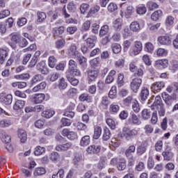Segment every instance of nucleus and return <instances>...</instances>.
Segmentation results:
<instances>
[{"mask_svg":"<svg viewBox=\"0 0 178 178\" xmlns=\"http://www.w3.org/2000/svg\"><path fill=\"white\" fill-rule=\"evenodd\" d=\"M65 74L68 76H80L81 72L77 69V63L74 60L71 59L69 60L68 70L66 71Z\"/></svg>","mask_w":178,"mask_h":178,"instance_id":"f257e3e1","label":"nucleus"},{"mask_svg":"<svg viewBox=\"0 0 178 178\" xmlns=\"http://www.w3.org/2000/svg\"><path fill=\"white\" fill-rule=\"evenodd\" d=\"M138 131L136 129H130L129 127H124L122 129V133L121 137H124L126 140H131L132 137L137 136Z\"/></svg>","mask_w":178,"mask_h":178,"instance_id":"f03ea898","label":"nucleus"},{"mask_svg":"<svg viewBox=\"0 0 178 178\" xmlns=\"http://www.w3.org/2000/svg\"><path fill=\"white\" fill-rule=\"evenodd\" d=\"M141 51H143V42L140 41H136L132 49L129 50L130 56H136Z\"/></svg>","mask_w":178,"mask_h":178,"instance_id":"7ed1b4c3","label":"nucleus"},{"mask_svg":"<svg viewBox=\"0 0 178 178\" xmlns=\"http://www.w3.org/2000/svg\"><path fill=\"white\" fill-rule=\"evenodd\" d=\"M62 134L64 137H67L70 141H74L79 138L77 133L73 131H70L67 129H64L62 131Z\"/></svg>","mask_w":178,"mask_h":178,"instance_id":"20e7f679","label":"nucleus"},{"mask_svg":"<svg viewBox=\"0 0 178 178\" xmlns=\"http://www.w3.org/2000/svg\"><path fill=\"white\" fill-rule=\"evenodd\" d=\"M143 83V79L140 78H135L131 82V89L134 92H137L138 90H140V87H141V84Z\"/></svg>","mask_w":178,"mask_h":178,"instance_id":"39448f33","label":"nucleus"},{"mask_svg":"<svg viewBox=\"0 0 178 178\" xmlns=\"http://www.w3.org/2000/svg\"><path fill=\"white\" fill-rule=\"evenodd\" d=\"M20 38H22V35L19 33L11 34V42H9L8 44L13 49H16V44H19Z\"/></svg>","mask_w":178,"mask_h":178,"instance_id":"423d86ee","label":"nucleus"},{"mask_svg":"<svg viewBox=\"0 0 178 178\" xmlns=\"http://www.w3.org/2000/svg\"><path fill=\"white\" fill-rule=\"evenodd\" d=\"M45 99V94L43 93H38L32 95L31 97V101L33 104H42Z\"/></svg>","mask_w":178,"mask_h":178,"instance_id":"0eeeda50","label":"nucleus"},{"mask_svg":"<svg viewBox=\"0 0 178 178\" xmlns=\"http://www.w3.org/2000/svg\"><path fill=\"white\" fill-rule=\"evenodd\" d=\"M12 101H13L12 95H7L6 93L0 94V102H2V104H5V105H10Z\"/></svg>","mask_w":178,"mask_h":178,"instance_id":"6e6552de","label":"nucleus"},{"mask_svg":"<svg viewBox=\"0 0 178 178\" xmlns=\"http://www.w3.org/2000/svg\"><path fill=\"white\" fill-rule=\"evenodd\" d=\"M87 80L88 83H92V81H95V79L98 77V71L95 70H89L87 72Z\"/></svg>","mask_w":178,"mask_h":178,"instance_id":"1a4fd4ad","label":"nucleus"},{"mask_svg":"<svg viewBox=\"0 0 178 178\" xmlns=\"http://www.w3.org/2000/svg\"><path fill=\"white\" fill-rule=\"evenodd\" d=\"M158 42L161 45H170L172 44V39L169 35H161L158 38Z\"/></svg>","mask_w":178,"mask_h":178,"instance_id":"9d476101","label":"nucleus"},{"mask_svg":"<svg viewBox=\"0 0 178 178\" xmlns=\"http://www.w3.org/2000/svg\"><path fill=\"white\" fill-rule=\"evenodd\" d=\"M74 108H76V104L73 102H70L67 108V110L64 113V116H67V118L73 119V118H74V112L72 111H73Z\"/></svg>","mask_w":178,"mask_h":178,"instance_id":"9b49d317","label":"nucleus"},{"mask_svg":"<svg viewBox=\"0 0 178 178\" xmlns=\"http://www.w3.org/2000/svg\"><path fill=\"white\" fill-rule=\"evenodd\" d=\"M165 81H156L152 84L151 89L152 91H156V92H159L163 88H165Z\"/></svg>","mask_w":178,"mask_h":178,"instance_id":"f8f14e48","label":"nucleus"},{"mask_svg":"<svg viewBox=\"0 0 178 178\" xmlns=\"http://www.w3.org/2000/svg\"><path fill=\"white\" fill-rule=\"evenodd\" d=\"M128 124H136L137 126L141 124V120L138 116L134 113L131 114V116L129 118Z\"/></svg>","mask_w":178,"mask_h":178,"instance_id":"ddd939ff","label":"nucleus"},{"mask_svg":"<svg viewBox=\"0 0 178 178\" xmlns=\"http://www.w3.org/2000/svg\"><path fill=\"white\" fill-rule=\"evenodd\" d=\"M68 54L70 55V56H72V58H76L79 56V51H77V47L76 46V44L72 43L69 49H68Z\"/></svg>","mask_w":178,"mask_h":178,"instance_id":"4468645a","label":"nucleus"},{"mask_svg":"<svg viewBox=\"0 0 178 178\" xmlns=\"http://www.w3.org/2000/svg\"><path fill=\"white\" fill-rule=\"evenodd\" d=\"M88 154H98L101 151V146L92 145L86 149Z\"/></svg>","mask_w":178,"mask_h":178,"instance_id":"2eb2a0df","label":"nucleus"},{"mask_svg":"<svg viewBox=\"0 0 178 178\" xmlns=\"http://www.w3.org/2000/svg\"><path fill=\"white\" fill-rule=\"evenodd\" d=\"M72 143H67L63 145H58L56 147V150L58 152L67 151L70 148H72Z\"/></svg>","mask_w":178,"mask_h":178,"instance_id":"dca6fc26","label":"nucleus"},{"mask_svg":"<svg viewBox=\"0 0 178 178\" xmlns=\"http://www.w3.org/2000/svg\"><path fill=\"white\" fill-rule=\"evenodd\" d=\"M57 87L60 90V91L66 90V88H67V81H66V79L63 77L60 78L58 81Z\"/></svg>","mask_w":178,"mask_h":178,"instance_id":"f3484780","label":"nucleus"},{"mask_svg":"<svg viewBox=\"0 0 178 178\" xmlns=\"http://www.w3.org/2000/svg\"><path fill=\"white\" fill-rule=\"evenodd\" d=\"M169 61L167 59L158 60L155 63V67L159 68L163 67V69L168 67Z\"/></svg>","mask_w":178,"mask_h":178,"instance_id":"a211bd4d","label":"nucleus"},{"mask_svg":"<svg viewBox=\"0 0 178 178\" xmlns=\"http://www.w3.org/2000/svg\"><path fill=\"white\" fill-rule=\"evenodd\" d=\"M129 29L131 31H134V33H138V31L141 30V26H140V23H138V22L134 21L131 23Z\"/></svg>","mask_w":178,"mask_h":178,"instance_id":"6ab92c4d","label":"nucleus"},{"mask_svg":"<svg viewBox=\"0 0 178 178\" xmlns=\"http://www.w3.org/2000/svg\"><path fill=\"white\" fill-rule=\"evenodd\" d=\"M115 74H116V71L111 70L106 78V80H105L106 84H111V83H113V81L115 80Z\"/></svg>","mask_w":178,"mask_h":178,"instance_id":"aec40b11","label":"nucleus"},{"mask_svg":"<svg viewBox=\"0 0 178 178\" xmlns=\"http://www.w3.org/2000/svg\"><path fill=\"white\" fill-rule=\"evenodd\" d=\"M162 16H163V13L161 10H157L152 14L151 19L152 20H154V22H156L159 20V18L162 17Z\"/></svg>","mask_w":178,"mask_h":178,"instance_id":"412c9836","label":"nucleus"},{"mask_svg":"<svg viewBox=\"0 0 178 178\" xmlns=\"http://www.w3.org/2000/svg\"><path fill=\"white\" fill-rule=\"evenodd\" d=\"M17 136L21 140V143H26L27 141V133L24 129H19L17 131Z\"/></svg>","mask_w":178,"mask_h":178,"instance_id":"4be33fe9","label":"nucleus"},{"mask_svg":"<svg viewBox=\"0 0 178 178\" xmlns=\"http://www.w3.org/2000/svg\"><path fill=\"white\" fill-rule=\"evenodd\" d=\"M109 104H111V102H109V99H108V97H103L102 98L99 107L101 108V109H108Z\"/></svg>","mask_w":178,"mask_h":178,"instance_id":"5701e85b","label":"nucleus"},{"mask_svg":"<svg viewBox=\"0 0 178 178\" xmlns=\"http://www.w3.org/2000/svg\"><path fill=\"white\" fill-rule=\"evenodd\" d=\"M0 138L1 141L5 144H9L10 143V136H9V135H8V134L3 131L0 133Z\"/></svg>","mask_w":178,"mask_h":178,"instance_id":"b1692460","label":"nucleus"},{"mask_svg":"<svg viewBox=\"0 0 178 178\" xmlns=\"http://www.w3.org/2000/svg\"><path fill=\"white\" fill-rule=\"evenodd\" d=\"M162 98L168 106H172V97L166 92L162 93Z\"/></svg>","mask_w":178,"mask_h":178,"instance_id":"393cba45","label":"nucleus"},{"mask_svg":"<svg viewBox=\"0 0 178 178\" xmlns=\"http://www.w3.org/2000/svg\"><path fill=\"white\" fill-rule=\"evenodd\" d=\"M54 115H55V111L51 109H47L42 113V118L46 119H51Z\"/></svg>","mask_w":178,"mask_h":178,"instance_id":"a878e982","label":"nucleus"},{"mask_svg":"<svg viewBox=\"0 0 178 178\" xmlns=\"http://www.w3.org/2000/svg\"><path fill=\"white\" fill-rule=\"evenodd\" d=\"M113 24L115 30L120 31L122 30V26H123V20L118 18L113 22Z\"/></svg>","mask_w":178,"mask_h":178,"instance_id":"bb28decb","label":"nucleus"},{"mask_svg":"<svg viewBox=\"0 0 178 178\" xmlns=\"http://www.w3.org/2000/svg\"><path fill=\"white\" fill-rule=\"evenodd\" d=\"M26 105V102L23 100H17L13 106L15 111H19V109H23Z\"/></svg>","mask_w":178,"mask_h":178,"instance_id":"cd10ccee","label":"nucleus"},{"mask_svg":"<svg viewBox=\"0 0 178 178\" xmlns=\"http://www.w3.org/2000/svg\"><path fill=\"white\" fill-rule=\"evenodd\" d=\"M102 133V128L99 126L95 127L93 138L95 140H98L99 137H101V134Z\"/></svg>","mask_w":178,"mask_h":178,"instance_id":"c85d7f7f","label":"nucleus"},{"mask_svg":"<svg viewBox=\"0 0 178 178\" xmlns=\"http://www.w3.org/2000/svg\"><path fill=\"white\" fill-rule=\"evenodd\" d=\"M74 76H80V75H68L67 74H66V77L68 81H70V84H72V86H77V84H79V79L76 78H73L74 77Z\"/></svg>","mask_w":178,"mask_h":178,"instance_id":"c756f323","label":"nucleus"},{"mask_svg":"<svg viewBox=\"0 0 178 178\" xmlns=\"http://www.w3.org/2000/svg\"><path fill=\"white\" fill-rule=\"evenodd\" d=\"M108 97L111 99H115L118 97V88L115 86H113L108 92Z\"/></svg>","mask_w":178,"mask_h":178,"instance_id":"7c9ffc66","label":"nucleus"},{"mask_svg":"<svg viewBox=\"0 0 178 178\" xmlns=\"http://www.w3.org/2000/svg\"><path fill=\"white\" fill-rule=\"evenodd\" d=\"M46 87H47V83L42 82V83L38 84L36 86H35L33 88V92H38V91L45 90Z\"/></svg>","mask_w":178,"mask_h":178,"instance_id":"2f4dec72","label":"nucleus"},{"mask_svg":"<svg viewBox=\"0 0 178 178\" xmlns=\"http://www.w3.org/2000/svg\"><path fill=\"white\" fill-rule=\"evenodd\" d=\"M126 159L124 158L120 159L118 164H117V168L118 170H124L126 169Z\"/></svg>","mask_w":178,"mask_h":178,"instance_id":"473e14b6","label":"nucleus"},{"mask_svg":"<svg viewBox=\"0 0 178 178\" xmlns=\"http://www.w3.org/2000/svg\"><path fill=\"white\" fill-rule=\"evenodd\" d=\"M90 143V136H85L81 138L80 141L81 147H87Z\"/></svg>","mask_w":178,"mask_h":178,"instance_id":"72a5a7b5","label":"nucleus"},{"mask_svg":"<svg viewBox=\"0 0 178 178\" xmlns=\"http://www.w3.org/2000/svg\"><path fill=\"white\" fill-rule=\"evenodd\" d=\"M65 33V26H60L58 28H54L53 29V33L55 37H58V35H62Z\"/></svg>","mask_w":178,"mask_h":178,"instance_id":"f704fd0d","label":"nucleus"},{"mask_svg":"<svg viewBox=\"0 0 178 178\" xmlns=\"http://www.w3.org/2000/svg\"><path fill=\"white\" fill-rule=\"evenodd\" d=\"M99 9H101V7H99V6H95L92 7L88 13L87 17H91L92 15H95V13H98V12H99Z\"/></svg>","mask_w":178,"mask_h":178,"instance_id":"c9c22d12","label":"nucleus"},{"mask_svg":"<svg viewBox=\"0 0 178 178\" xmlns=\"http://www.w3.org/2000/svg\"><path fill=\"white\" fill-rule=\"evenodd\" d=\"M49 158L51 161H52V162H54V163H56V162L60 161V156L56 152H51L49 156Z\"/></svg>","mask_w":178,"mask_h":178,"instance_id":"e433bc0d","label":"nucleus"},{"mask_svg":"<svg viewBox=\"0 0 178 178\" xmlns=\"http://www.w3.org/2000/svg\"><path fill=\"white\" fill-rule=\"evenodd\" d=\"M97 40V37L92 36V38H88L86 39V44L89 48H94L95 47V41Z\"/></svg>","mask_w":178,"mask_h":178,"instance_id":"4c0bfd02","label":"nucleus"},{"mask_svg":"<svg viewBox=\"0 0 178 178\" xmlns=\"http://www.w3.org/2000/svg\"><path fill=\"white\" fill-rule=\"evenodd\" d=\"M136 12L138 15H145L147 13V7H145V5L140 4L136 7Z\"/></svg>","mask_w":178,"mask_h":178,"instance_id":"58836bf2","label":"nucleus"},{"mask_svg":"<svg viewBox=\"0 0 178 178\" xmlns=\"http://www.w3.org/2000/svg\"><path fill=\"white\" fill-rule=\"evenodd\" d=\"M149 95V90H148V88H143L140 92V98L142 101H145V99L148 98Z\"/></svg>","mask_w":178,"mask_h":178,"instance_id":"ea45409f","label":"nucleus"},{"mask_svg":"<svg viewBox=\"0 0 178 178\" xmlns=\"http://www.w3.org/2000/svg\"><path fill=\"white\" fill-rule=\"evenodd\" d=\"M147 151V143H142L141 145H140L137 148V154L138 155H143Z\"/></svg>","mask_w":178,"mask_h":178,"instance_id":"a19ab883","label":"nucleus"},{"mask_svg":"<svg viewBox=\"0 0 178 178\" xmlns=\"http://www.w3.org/2000/svg\"><path fill=\"white\" fill-rule=\"evenodd\" d=\"M108 33H109V26L104 25L101 27V29L99 31V36L104 37Z\"/></svg>","mask_w":178,"mask_h":178,"instance_id":"79ce46f5","label":"nucleus"},{"mask_svg":"<svg viewBox=\"0 0 178 178\" xmlns=\"http://www.w3.org/2000/svg\"><path fill=\"white\" fill-rule=\"evenodd\" d=\"M6 56H8V51L3 49H0L1 65H3V62H5V59H6Z\"/></svg>","mask_w":178,"mask_h":178,"instance_id":"37998d69","label":"nucleus"},{"mask_svg":"<svg viewBox=\"0 0 178 178\" xmlns=\"http://www.w3.org/2000/svg\"><path fill=\"white\" fill-rule=\"evenodd\" d=\"M136 152V146L131 145L125 150V156H133L132 154Z\"/></svg>","mask_w":178,"mask_h":178,"instance_id":"c03bdc74","label":"nucleus"},{"mask_svg":"<svg viewBox=\"0 0 178 178\" xmlns=\"http://www.w3.org/2000/svg\"><path fill=\"white\" fill-rule=\"evenodd\" d=\"M175 24V17L171 15H168L165 20V24L166 27H170V26H173Z\"/></svg>","mask_w":178,"mask_h":178,"instance_id":"a18cd8bd","label":"nucleus"},{"mask_svg":"<svg viewBox=\"0 0 178 178\" xmlns=\"http://www.w3.org/2000/svg\"><path fill=\"white\" fill-rule=\"evenodd\" d=\"M45 168L42 167H39L35 169V171L33 172V175L37 176H42V175H45Z\"/></svg>","mask_w":178,"mask_h":178,"instance_id":"49530a36","label":"nucleus"},{"mask_svg":"<svg viewBox=\"0 0 178 178\" xmlns=\"http://www.w3.org/2000/svg\"><path fill=\"white\" fill-rule=\"evenodd\" d=\"M141 115L144 120H148V119H151V111L148 109H143L142 111Z\"/></svg>","mask_w":178,"mask_h":178,"instance_id":"de8ad7c7","label":"nucleus"},{"mask_svg":"<svg viewBox=\"0 0 178 178\" xmlns=\"http://www.w3.org/2000/svg\"><path fill=\"white\" fill-rule=\"evenodd\" d=\"M34 154L36 156H40V155L45 154V148L44 147L38 146L35 148Z\"/></svg>","mask_w":178,"mask_h":178,"instance_id":"09e8293b","label":"nucleus"},{"mask_svg":"<svg viewBox=\"0 0 178 178\" xmlns=\"http://www.w3.org/2000/svg\"><path fill=\"white\" fill-rule=\"evenodd\" d=\"M111 49L113 54H119L122 51V46L118 43H113L111 44Z\"/></svg>","mask_w":178,"mask_h":178,"instance_id":"8fccbe9b","label":"nucleus"},{"mask_svg":"<svg viewBox=\"0 0 178 178\" xmlns=\"http://www.w3.org/2000/svg\"><path fill=\"white\" fill-rule=\"evenodd\" d=\"M66 45V40L65 39H60L56 42L55 47L57 49H62Z\"/></svg>","mask_w":178,"mask_h":178,"instance_id":"3c124183","label":"nucleus"},{"mask_svg":"<svg viewBox=\"0 0 178 178\" xmlns=\"http://www.w3.org/2000/svg\"><path fill=\"white\" fill-rule=\"evenodd\" d=\"M60 76V74L59 73L53 72L48 76V79H49V81H51L52 83H54V81H56V80H58V79H59Z\"/></svg>","mask_w":178,"mask_h":178,"instance_id":"603ef678","label":"nucleus"},{"mask_svg":"<svg viewBox=\"0 0 178 178\" xmlns=\"http://www.w3.org/2000/svg\"><path fill=\"white\" fill-rule=\"evenodd\" d=\"M120 109V106H119V105H117V104L110 105V112L113 115H116V113L119 112Z\"/></svg>","mask_w":178,"mask_h":178,"instance_id":"864d4df0","label":"nucleus"},{"mask_svg":"<svg viewBox=\"0 0 178 178\" xmlns=\"http://www.w3.org/2000/svg\"><path fill=\"white\" fill-rule=\"evenodd\" d=\"M37 16L38 23H42L47 19V14L44 12H38Z\"/></svg>","mask_w":178,"mask_h":178,"instance_id":"5fc2aeb1","label":"nucleus"},{"mask_svg":"<svg viewBox=\"0 0 178 178\" xmlns=\"http://www.w3.org/2000/svg\"><path fill=\"white\" fill-rule=\"evenodd\" d=\"M162 155L165 161H172L173 158V153L169 151L163 152Z\"/></svg>","mask_w":178,"mask_h":178,"instance_id":"6e6d98bb","label":"nucleus"},{"mask_svg":"<svg viewBox=\"0 0 178 178\" xmlns=\"http://www.w3.org/2000/svg\"><path fill=\"white\" fill-rule=\"evenodd\" d=\"M124 75L123 74H119L118 76L117 83L118 87H123L124 86Z\"/></svg>","mask_w":178,"mask_h":178,"instance_id":"4d7b16f0","label":"nucleus"},{"mask_svg":"<svg viewBox=\"0 0 178 178\" xmlns=\"http://www.w3.org/2000/svg\"><path fill=\"white\" fill-rule=\"evenodd\" d=\"M58 60L54 56H51L49 57V67L54 68L56 65V63Z\"/></svg>","mask_w":178,"mask_h":178,"instance_id":"13d9d810","label":"nucleus"},{"mask_svg":"<svg viewBox=\"0 0 178 178\" xmlns=\"http://www.w3.org/2000/svg\"><path fill=\"white\" fill-rule=\"evenodd\" d=\"M111 138V131L107 127L104 128L103 134V140L108 141Z\"/></svg>","mask_w":178,"mask_h":178,"instance_id":"bf43d9fd","label":"nucleus"},{"mask_svg":"<svg viewBox=\"0 0 178 178\" xmlns=\"http://www.w3.org/2000/svg\"><path fill=\"white\" fill-rule=\"evenodd\" d=\"M153 105L154 106H158V108L160 106H163V104H162V98H161V96H156Z\"/></svg>","mask_w":178,"mask_h":178,"instance_id":"052dcab7","label":"nucleus"},{"mask_svg":"<svg viewBox=\"0 0 178 178\" xmlns=\"http://www.w3.org/2000/svg\"><path fill=\"white\" fill-rule=\"evenodd\" d=\"M161 27V23H157L156 24H150L148 25V29L150 31L155 33V31H158V29Z\"/></svg>","mask_w":178,"mask_h":178,"instance_id":"680f3d73","label":"nucleus"},{"mask_svg":"<svg viewBox=\"0 0 178 178\" xmlns=\"http://www.w3.org/2000/svg\"><path fill=\"white\" fill-rule=\"evenodd\" d=\"M9 126H12L10 120H2L0 121V127H9Z\"/></svg>","mask_w":178,"mask_h":178,"instance_id":"e2e57ef3","label":"nucleus"},{"mask_svg":"<svg viewBox=\"0 0 178 178\" xmlns=\"http://www.w3.org/2000/svg\"><path fill=\"white\" fill-rule=\"evenodd\" d=\"M106 122L108 126H109L112 129V130H115V129H116V122H115V120H113V119L107 118Z\"/></svg>","mask_w":178,"mask_h":178,"instance_id":"0e129e2a","label":"nucleus"},{"mask_svg":"<svg viewBox=\"0 0 178 178\" xmlns=\"http://www.w3.org/2000/svg\"><path fill=\"white\" fill-rule=\"evenodd\" d=\"M145 50L146 51V52H149V54H151L152 51H154V44H152V43L151 42L145 43Z\"/></svg>","mask_w":178,"mask_h":178,"instance_id":"69168bd1","label":"nucleus"},{"mask_svg":"<svg viewBox=\"0 0 178 178\" xmlns=\"http://www.w3.org/2000/svg\"><path fill=\"white\" fill-rule=\"evenodd\" d=\"M65 177V170L60 169L56 175H53L52 178H63Z\"/></svg>","mask_w":178,"mask_h":178,"instance_id":"338daca9","label":"nucleus"},{"mask_svg":"<svg viewBox=\"0 0 178 178\" xmlns=\"http://www.w3.org/2000/svg\"><path fill=\"white\" fill-rule=\"evenodd\" d=\"M156 55L157 56H166V55H168V50L163 48H159L156 51Z\"/></svg>","mask_w":178,"mask_h":178,"instance_id":"774afa93","label":"nucleus"}]
</instances>
